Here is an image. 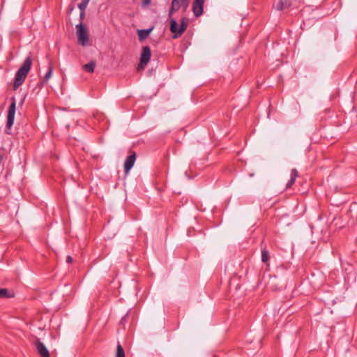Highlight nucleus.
<instances>
[{"instance_id":"obj_1","label":"nucleus","mask_w":357,"mask_h":357,"mask_svg":"<svg viewBox=\"0 0 357 357\" xmlns=\"http://www.w3.org/2000/svg\"><path fill=\"white\" fill-rule=\"evenodd\" d=\"M32 65V60L31 56H27L22 66L19 68L15 74V77L13 83V89L16 90L18 89L24 82L27 74L31 70Z\"/></svg>"},{"instance_id":"obj_2","label":"nucleus","mask_w":357,"mask_h":357,"mask_svg":"<svg viewBox=\"0 0 357 357\" xmlns=\"http://www.w3.org/2000/svg\"><path fill=\"white\" fill-rule=\"evenodd\" d=\"M169 30L174 34L173 38H177L180 37L183 34V33L186 30L188 24V20L186 17H183L181 20L180 26L179 28H178V23L176 21V20L171 17H169Z\"/></svg>"},{"instance_id":"obj_3","label":"nucleus","mask_w":357,"mask_h":357,"mask_svg":"<svg viewBox=\"0 0 357 357\" xmlns=\"http://www.w3.org/2000/svg\"><path fill=\"white\" fill-rule=\"evenodd\" d=\"M76 29L78 43L82 46H85L89 41V36L86 27L81 22L79 24L76 25Z\"/></svg>"},{"instance_id":"obj_4","label":"nucleus","mask_w":357,"mask_h":357,"mask_svg":"<svg viewBox=\"0 0 357 357\" xmlns=\"http://www.w3.org/2000/svg\"><path fill=\"white\" fill-rule=\"evenodd\" d=\"M189 1L190 0H172V6L169 11V17H172L173 13L180 8H183V11H185L189 6Z\"/></svg>"},{"instance_id":"obj_5","label":"nucleus","mask_w":357,"mask_h":357,"mask_svg":"<svg viewBox=\"0 0 357 357\" xmlns=\"http://www.w3.org/2000/svg\"><path fill=\"white\" fill-rule=\"evenodd\" d=\"M151 52L149 46L142 47L138 69H144L151 59Z\"/></svg>"},{"instance_id":"obj_6","label":"nucleus","mask_w":357,"mask_h":357,"mask_svg":"<svg viewBox=\"0 0 357 357\" xmlns=\"http://www.w3.org/2000/svg\"><path fill=\"white\" fill-rule=\"evenodd\" d=\"M11 100H12V102H11L10 105L9 106L8 111L7 123H6V128L8 130H10L13 125L15 114V110H16V102H15V97H13L11 98Z\"/></svg>"},{"instance_id":"obj_7","label":"nucleus","mask_w":357,"mask_h":357,"mask_svg":"<svg viewBox=\"0 0 357 357\" xmlns=\"http://www.w3.org/2000/svg\"><path fill=\"white\" fill-rule=\"evenodd\" d=\"M205 0H195L192 4V11L195 17H200L203 14Z\"/></svg>"},{"instance_id":"obj_8","label":"nucleus","mask_w":357,"mask_h":357,"mask_svg":"<svg viewBox=\"0 0 357 357\" xmlns=\"http://www.w3.org/2000/svg\"><path fill=\"white\" fill-rule=\"evenodd\" d=\"M34 345L38 353L41 357H50V353L47 348L39 339L36 340Z\"/></svg>"},{"instance_id":"obj_9","label":"nucleus","mask_w":357,"mask_h":357,"mask_svg":"<svg viewBox=\"0 0 357 357\" xmlns=\"http://www.w3.org/2000/svg\"><path fill=\"white\" fill-rule=\"evenodd\" d=\"M136 160V154L133 152L131 155L127 157L125 162H124V171L126 174H128L130 170L134 166V164Z\"/></svg>"},{"instance_id":"obj_10","label":"nucleus","mask_w":357,"mask_h":357,"mask_svg":"<svg viewBox=\"0 0 357 357\" xmlns=\"http://www.w3.org/2000/svg\"><path fill=\"white\" fill-rule=\"evenodd\" d=\"M292 5L291 0H279L275 5V8L278 10H282L289 8Z\"/></svg>"},{"instance_id":"obj_11","label":"nucleus","mask_w":357,"mask_h":357,"mask_svg":"<svg viewBox=\"0 0 357 357\" xmlns=\"http://www.w3.org/2000/svg\"><path fill=\"white\" fill-rule=\"evenodd\" d=\"M298 176V171L296 169H292L291 171V178H290L289 181H288V183H287V186H286L287 188H289L294 185Z\"/></svg>"},{"instance_id":"obj_12","label":"nucleus","mask_w":357,"mask_h":357,"mask_svg":"<svg viewBox=\"0 0 357 357\" xmlns=\"http://www.w3.org/2000/svg\"><path fill=\"white\" fill-rule=\"evenodd\" d=\"M153 30V28L148 29H139L138 30V37L139 40L140 41H142L145 40L151 33V31Z\"/></svg>"},{"instance_id":"obj_13","label":"nucleus","mask_w":357,"mask_h":357,"mask_svg":"<svg viewBox=\"0 0 357 357\" xmlns=\"http://www.w3.org/2000/svg\"><path fill=\"white\" fill-rule=\"evenodd\" d=\"M96 66V62L95 61H91L89 63L84 65L82 68L86 72L92 73L94 72Z\"/></svg>"},{"instance_id":"obj_14","label":"nucleus","mask_w":357,"mask_h":357,"mask_svg":"<svg viewBox=\"0 0 357 357\" xmlns=\"http://www.w3.org/2000/svg\"><path fill=\"white\" fill-rule=\"evenodd\" d=\"M15 296L13 291H9L6 288H0V298H13Z\"/></svg>"},{"instance_id":"obj_15","label":"nucleus","mask_w":357,"mask_h":357,"mask_svg":"<svg viewBox=\"0 0 357 357\" xmlns=\"http://www.w3.org/2000/svg\"><path fill=\"white\" fill-rule=\"evenodd\" d=\"M52 67L51 66V65H50L48 67V70L46 73L45 75L44 76V77L40 83L41 86L45 85L48 82L49 79L52 77Z\"/></svg>"},{"instance_id":"obj_16","label":"nucleus","mask_w":357,"mask_h":357,"mask_svg":"<svg viewBox=\"0 0 357 357\" xmlns=\"http://www.w3.org/2000/svg\"><path fill=\"white\" fill-rule=\"evenodd\" d=\"M269 260V253L268 251L264 248L261 250V261L264 263H267Z\"/></svg>"},{"instance_id":"obj_17","label":"nucleus","mask_w":357,"mask_h":357,"mask_svg":"<svg viewBox=\"0 0 357 357\" xmlns=\"http://www.w3.org/2000/svg\"><path fill=\"white\" fill-rule=\"evenodd\" d=\"M116 357H125L123 348L119 343L117 344Z\"/></svg>"},{"instance_id":"obj_18","label":"nucleus","mask_w":357,"mask_h":357,"mask_svg":"<svg viewBox=\"0 0 357 357\" xmlns=\"http://www.w3.org/2000/svg\"><path fill=\"white\" fill-rule=\"evenodd\" d=\"M88 3H84L82 1L80 3L78 4V8L80 10V11H85L86 8L87 7Z\"/></svg>"},{"instance_id":"obj_19","label":"nucleus","mask_w":357,"mask_h":357,"mask_svg":"<svg viewBox=\"0 0 357 357\" xmlns=\"http://www.w3.org/2000/svg\"><path fill=\"white\" fill-rule=\"evenodd\" d=\"M151 0H142V6L146 7L151 3Z\"/></svg>"},{"instance_id":"obj_20","label":"nucleus","mask_w":357,"mask_h":357,"mask_svg":"<svg viewBox=\"0 0 357 357\" xmlns=\"http://www.w3.org/2000/svg\"><path fill=\"white\" fill-rule=\"evenodd\" d=\"M85 16V12L84 11H80L79 18H80V22H82L83 23V20L84 19Z\"/></svg>"},{"instance_id":"obj_21","label":"nucleus","mask_w":357,"mask_h":357,"mask_svg":"<svg viewBox=\"0 0 357 357\" xmlns=\"http://www.w3.org/2000/svg\"><path fill=\"white\" fill-rule=\"evenodd\" d=\"M73 261V257L70 255H68L66 257V262L68 264H71Z\"/></svg>"},{"instance_id":"obj_22","label":"nucleus","mask_w":357,"mask_h":357,"mask_svg":"<svg viewBox=\"0 0 357 357\" xmlns=\"http://www.w3.org/2000/svg\"><path fill=\"white\" fill-rule=\"evenodd\" d=\"M126 316H124L123 317H122V319H121V323L126 320Z\"/></svg>"},{"instance_id":"obj_23","label":"nucleus","mask_w":357,"mask_h":357,"mask_svg":"<svg viewBox=\"0 0 357 357\" xmlns=\"http://www.w3.org/2000/svg\"><path fill=\"white\" fill-rule=\"evenodd\" d=\"M82 1H84V3H89L90 0H82Z\"/></svg>"}]
</instances>
